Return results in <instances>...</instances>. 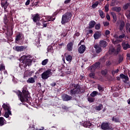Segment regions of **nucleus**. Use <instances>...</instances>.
Here are the masks:
<instances>
[{
	"label": "nucleus",
	"instance_id": "1",
	"mask_svg": "<svg viewBox=\"0 0 130 130\" xmlns=\"http://www.w3.org/2000/svg\"><path fill=\"white\" fill-rule=\"evenodd\" d=\"M16 95L19 98V100L21 102H26L28 103L29 105H32V100H31V98H30V94L28 89L27 88H23L22 92L21 91L18 90V91H15Z\"/></svg>",
	"mask_w": 130,
	"mask_h": 130
},
{
	"label": "nucleus",
	"instance_id": "2",
	"mask_svg": "<svg viewBox=\"0 0 130 130\" xmlns=\"http://www.w3.org/2000/svg\"><path fill=\"white\" fill-rule=\"evenodd\" d=\"M72 18V13L70 12H67L64 13L61 18V23L62 25H64L66 23H69Z\"/></svg>",
	"mask_w": 130,
	"mask_h": 130
},
{
	"label": "nucleus",
	"instance_id": "3",
	"mask_svg": "<svg viewBox=\"0 0 130 130\" xmlns=\"http://www.w3.org/2000/svg\"><path fill=\"white\" fill-rule=\"evenodd\" d=\"M73 87L74 88H79V89H78V90H79V94H84V92L86 91V88H85V87H81V85H80L79 84H74V83H73L72 84V87L71 88H73Z\"/></svg>",
	"mask_w": 130,
	"mask_h": 130
},
{
	"label": "nucleus",
	"instance_id": "4",
	"mask_svg": "<svg viewBox=\"0 0 130 130\" xmlns=\"http://www.w3.org/2000/svg\"><path fill=\"white\" fill-rule=\"evenodd\" d=\"M71 90H70V94L73 96V97H75L76 95H77V94H79V92L80 91L79 90V87L74 88V87H73V88H72V85H71Z\"/></svg>",
	"mask_w": 130,
	"mask_h": 130
},
{
	"label": "nucleus",
	"instance_id": "5",
	"mask_svg": "<svg viewBox=\"0 0 130 130\" xmlns=\"http://www.w3.org/2000/svg\"><path fill=\"white\" fill-rule=\"evenodd\" d=\"M50 74H51V71L49 70L45 71L41 74L42 79H43V80H47L48 78L50 77Z\"/></svg>",
	"mask_w": 130,
	"mask_h": 130
},
{
	"label": "nucleus",
	"instance_id": "6",
	"mask_svg": "<svg viewBox=\"0 0 130 130\" xmlns=\"http://www.w3.org/2000/svg\"><path fill=\"white\" fill-rule=\"evenodd\" d=\"M110 123L108 122H103L101 125L102 129L108 130L110 129Z\"/></svg>",
	"mask_w": 130,
	"mask_h": 130
},
{
	"label": "nucleus",
	"instance_id": "7",
	"mask_svg": "<svg viewBox=\"0 0 130 130\" xmlns=\"http://www.w3.org/2000/svg\"><path fill=\"white\" fill-rule=\"evenodd\" d=\"M72 96L69 95L68 94H64L62 95V100L63 101H70L72 100Z\"/></svg>",
	"mask_w": 130,
	"mask_h": 130
},
{
	"label": "nucleus",
	"instance_id": "8",
	"mask_svg": "<svg viewBox=\"0 0 130 130\" xmlns=\"http://www.w3.org/2000/svg\"><path fill=\"white\" fill-rule=\"evenodd\" d=\"M23 63H24V64H25V67H27V66H31V64H32V59L27 58L26 60H24L23 61Z\"/></svg>",
	"mask_w": 130,
	"mask_h": 130
},
{
	"label": "nucleus",
	"instance_id": "9",
	"mask_svg": "<svg viewBox=\"0 0 130 130\" xmlns=\"http://www.w3.org/2000/svg\"><path fill=\"white\" fill-rule=\"evenodd\" d=\"M1 6L2 8H4V10H6L9 6V3H8L7 1L1 0Z\"/></svg>",
	"mask_w": 130,
	"mask_h": 130
},
{
	"label": "nucleus",
	"instance_id": "10",
	"mask_svg": "<svg viewBox=\"0 0 130 130\" xmlns=\"http://www.w3.org/2000/svg\"><path fill=\"white\" fill-rule=\"evenodd\" d=\"M94 48L95 49L96 53H100L102 51V48L99 45H94Z\"/></svg>",
	"mask_w": 130,
	"mask_h": 130
},
{
	"label": "nucleus",
	"instance_id": "11",
	"mask_svg": "<svg viewBox=\"0 0 130 130\" xmlns=\"http://www.w3.org/2000/svg\"><path fill=\"white\" fill-rule=\"evenodd\" d=\"M86 50V46L84 45H82L80 47L78 48V52L79 53H84L85 51Z\"/></svg>",
	"mask_w": 130,
	"mask_h": 130
},
{
	"label": "nucleus",
	"instance_id": "12",
	"mask_svg": "<svg viewBox=\"0 0 130 130\" xmlns=\"http://www.w3.org/2000/svg\"><path fill=\"white\" fill-rule=\"evenodd\" d=\"M119 50H120L118 48H117V49H115V48H113L109 49V52L111 53H114V54H118Z\"/></svg>",
	"mask_w": 130,
	"mask_h": 130
},
{
	"label": "nucleus",
	"instance_id": "13",
	"mask_svg": "<svg viewBox=\"0 0 130 130\" xmlns=\"http://www.w3.org/2000/svg\"><path fill=\"white\" fill-rule=\"evenodd\" d=\"M101 31H97L94 33L93 37L95 40H97V39H99L101 37Z\"/></svg>",
	"mask_w": 130,
	"mask_h": 130
},
{
	"label": "nucleus",
	"instance_id": "14",
	"mask_svg": "<svg viewBox=\"0 0 130 130\" xmlns=\"http://www.w3.org/2000/svg\"><path fill=\"white\" fill-rule=\"evenodd\" d=\"M73 46H74V44L73 42H71L69 43L67 45V49L68 51H72L73 50Z\"/></svg>",
	"mask_w": 130,
	"mask_h": 130
},
{
	"label": "nucleus",
	"instance_id": "15",
	"mask_svg": "<svg viewBox=\"0 0 130 130\" xmlns=\"http://www.w3.org/2000/svg\"><path fill=\"white\" fill-rule=\"evenodd\" d=\"M122 47H123V49H124V50H126L128 49V48H130V45L128 43L123 42L122 43Z\"/></svg>",
	"mask_w": 130,
	"mask_h": 130
},
{
	"label": "nucleus",
	"instance_id": "16",
	"mask_svg": "<svg viewBox=\"0 0 130 130\" xmlns=\"http://www.w3.org/2000/svg\"><path fill=\"white\" fill-rule=\"evenodd\" d=\"M100 46L101 47L105 48L107 46V42L104 40H102L100 41Z\"/></svg>",
	"mask_w": 130,
	"mask_h": 130
},
{
	"label": "nucleus",
	"instance_id": "17",
	"mask_svg": "<svg viewBox=\"0 0 130 130\" xmlns=\"http://www.w3.org/2000/svg\"><path fill=\"white\" fill-rule=\"evenodd\" d=\"M32 20L35 23H36L37 21H39L40 19V17H39V14H38V13L32 15Z\"/></svg>",
	"mask_w": 130,
	"mask_h": 130
},
{
	"label": "nucleus",
	"instance_id": "18",
	"mask_svg": "<svg viewBox=\"0 0 130 130\" xmlns=\"http://www.w3.org/2000/svg\"><path fill=\"white\" fill-rule=\"evenodd\" d=\"M2 107L5 111H11V107H10V105H8V104H3Z\"/></svg>",
	"mask_w": 130,
	"mask_h": 130
},
{
	"label": "nucleus",
	"instance_id": "19",
	"mask_svg": "<svg viewBox=\"0 0 130 130\" xmlns=\"http://www.w3.org/2000/svg\"><path fill=\"white\" fill-rule=\"evenodd\" d=\"M24 49H26V48L24 46H17L16 47H15V50H16V51H18V52L24 51Z\"/></svg>",
	"mask_w": 130,
	"mask_h": 130
},
{
	"label": "nucleus",
	"instance_id": "20",
	"mask_svg": "<svg viewBox=\"0 0 130 130\" xmlns=\"http://www.w3.org/2000/svg\"><path fill=\"white\" fill-rule=\"evenodd\" d=\"M96 25V22L94 20H91L89 22V29H92V28H94L95 27V25Z\"/></svg>",
	"mask_w": 130,
	"mask_h": 130
},
{
	"label": "nucleus",
	"instance_id": "21",
	"mask_svg": "<svg viewBox=\"0 0 130 130\" xmlns=\"http://www.w3.org/2000/svg\"><path fill=\"white\" fill-rule=\"evenodd\" d=\"M49 24L48 23V21H45V20H42V29H43V28H46L47 27V25Z\"/></svg>",
	"mask_w": 130,
	"mask_h": 130
},
{
	"label": "nucleus",
	"instance_id": "22",
	"mask_svg": "<svg viewBox=\"0 0 130 130\" xmlns=\"http://www.w3.org/2000/svg\"><path fill=\"white\" fill-rule=\"evenodd\" d=\"M3 20L5 25H7V24H9V23H10V20L8 19V17L7 16V14H5L3 17Z\"/></svg>",
	"mask_w": 130,
	"mask_h": 130
},
{
	"label": "nucleus",
	"instance_id": "23",
	"mask_svg": "<svg viewBox=\"0 0 130 130\" xmlns=\"http://www.w3.org/2000/svg\"><path fill=\"white\" fill-rule=\"evenodd\" d=\"M120 77L121 79H124L125 80H126V81H128L129 80V78H128V76H127V75H125L122 73L120 75Z\"/></svg>",
	"mask_w": 130,
	"mask_h": 130
},
{
	"label": "nucleus",
	"instance_id": "24",
	"mask_svg": "<svg viewBox=\"0 0 130 130\" xmlns=\"http://www.w3.org/2000/svg\"><path fill=\"white\" fill-rule=\"evenodd\" d=\"M102 108H103V105L100 104L99 106H96L95 107V110H97L98 111H100L102 110Z\"/></svg>",
	"mask_w": 130,
	"mask_h": 130
},
{
	"label": "nucleus",
	"instance_id": "25",
	"mask_svg": "<svg viewBox=\"0 0 130 130\" xmlns=\"http://www.w3.org/2000/svg\"><path fill=\"white\" fill-rule=\"evenodd\" d=\"M10 115H12V111H7L5 113L4 116L6 118H8V117H10Z\"/></svg>",
	"mask_w": 130,
	"mask_h": 130
},
{
	"label": "nucleus",
	"instance_id": "26",
	"mask_svg": "<svg viewBox=\"0 0 130 130\" xmlns=\"http://www.w3.org/2000/svg\"><path fill=\"white\" fill-rule=\"evenodd\" d=\"M112 10L114 11V12L119 13L121 11V8L120 7H113L112 8Z\"/></svg>",
	"mask_w": 130,
	"mask_h": 130
},
{
	"label": "nucleus",
	"instance_id": "27",
	"mask_svg": "<svg viewBox=\"0 0 130 130\" xmlns=\"http://www.w3.org/2000/svg\"><path fill=\"white\" fill-rule=\"evenodd\" d=\"M83 124L84 127H89V126H91V125H92V124L90 121L85 122Z\"/></svg>",
	"mask_w": 130,
	"mask_h": 130
},
{
	"label": "nucleus",
	"instance_id": "28",
	"mask_svg": "<svg viewBox=\"0 0 130 130\" xmlns=\"http://www.w3.org/2000/svg\"><path fill=\"white\" fill-rule=\"evenodd\" d=\"M6 120L3 117H0V126H3L5 124Z\"/></svg>",
	"mask_w": 130,
	"mask_h": 130
},
{
	"label": "nucleus",
	"instance_id": "29",
	"mask_svg": "<svg viewBox=\"0 0 130 130\" xmlns=\"http://www.w3.org/2000/svg\"><path fill=\"white\" fill-rule=\"evenodd\" d=\"M35 82V80H34L33 77H30L27 80V83L28 84H33Z\"/></svg>",
	"mask_w": 130,
	"mask_h": 130
},
{
	"label": "nucleus",
	"instance_id": "30",
	"mask_svg": "<svg viewBox=\"0 0 130 130\" xmlns=\"http://www.w3.org/2000/svg\"><path fill=\"white\" fill-rule=\"evenodd\" d=\"M99 13L100 14L101 18L102 19H104V18H105V14H104V12L101 10H99Z\"/></svg>",
	"mask_w": 130,
	"mask_h": 130
},
{
	"label": "nucleus",
	"instance_id": "31",
	"mask_svg": "<svg viewBox=\"0 0 130 130\" xmlns=\"http://www.w3.org/2000/svg\"><path fill=\"white\" fill-rule=\"evenodd\" d=\"M111 15L112 16L114 22H115L117 20V17H116V14L113 12H111Z\"/></svg>",
	"mask_w": 130,
	"mask_h": 130
},
{
	"label": "nucleus",
	"instance_id": "32",
	"mask_svg": "<svg viewBox=\"0 0 130 130\" xmlns=\"http://www.w3.org/2000/svg\"><path fill=\"white\" fill-rule=\"evenodd\" d=\"M98 89L100 92H103V91H104V87L100 84L98 85Z\"/></svg>",
	"mask_w": 130,
	"mask_h": 130
},
{
	"label": "nucleus",
	"instance_id": "33",
	"mask_svg": "<svg viewBox=\"0 0 130 130\" xmlns=\"http://www.w3.org/2000/svg\"><path fill=\"white\" fill-rule=\"evenodd\" d=\"M66 59L67 61H72V59H73V57L71 56V55H68L67 56H66Z\"/></svg>",
	"mask_w": 130,
	"mask_h": 130
},
{
	"label": "nucleus",
	"instance_id": "34",
	"mask_svg": "<svg viewBox=\"0 0 130 130\" xmlns=\"http://www.w3.org/2000/svg\"><path fill=\"white\" fill-rule=\"evenodd\" d=\"M99 92L98 91H93L91 93H90L91 97H95L97 95H98Z\"/></svg>",
	"mask_w": 130,
	"mask_h": 130
},
{
	"label": "nucleus",
	"instance_id": "35",
	"mask_svg": "<svg viewBox=\"0 0 130 130\" xmlns=\"http://www.w3.org/2000/svg\"><path fill=\"white\" fill-rule=\"evenodd\" d=\"M6 71V66L3 63L0 64V72Z\"/></svg>",
	"mask_w": 130,
	"mask_h": 130
},
{
	"label": "nucleus",
	"instance_id": "36",
	"mask_svg": "<svg viewBox=\"0 0 130 130\" xmlns=\"http://www.w3.org/2000/svg\"><path fill=\"white\" fill-rule=\"evenodd\" d=\"M112 121H114V122H119V118H116L113 116L112 118Z\"/></svg>",
	"mask_w": 130,
	"mask_h": 130
},
{
	"label": "nucleus",
	"instance_id": "37",
	"mask_svg": "<svg viewBox=\"0 0 130 130\" xmlns=\"http://www.w3.org/2000/svg\"><path fill=\"white\" fill-rule=\"evenodd\" d=\"M98 5H99V2L97 1L94 4L92 5L91 8H92V9H95L98 7Z\"/></svg>",
	"mask_w": 130,
	"mask_h": 130
},
{
	"label": "nucleus",
	"instance_id": "38",
	"mask_svg": "<svg viewBox=\"0 0 130 130\" xmlns=\"http://www.w3.org/2000/svg\"><path fill=\"white\" fill-rule=\"evenodd\" d=\"M48 20L49 21H53L54 20H55V17L53 16V15L49 16L48 17Z\"/></svg>",
	"mask_w": 130,
	"mask_h": 130
},
{
	"label": "nucleus",
	"instance_id": "39",
	"mask_svg": "<svg viewBox=\"0 0 130 130\" xmlns=\"http://www.w3.org/2000/svg\"><path fill=\"white\" fill-rule=\"evenodd\" d=\"M100 62H95L93 66V68L95 69H98V68H99L100 67Z\"/></svg>",
	"mask_w": 130,
	"mask_h": 130
},
{
	"label": "nucleus",
	"instance_id": "40",
	"mask_svg": "<svg viewBox=\"0 0 130 130\" xmlns=\"http://www.w3.org/2000/svg\"><path fill=\"white\" fill-rule=\"evenodd\" d=\"M47 62H48V59H45L42 61V66H46V64H47Z\"/></svg>",
	"mask_w": 130,
	"mask_h": 130
},
{
	"label": "nucleus",
	"instance_id": "41",
	"mask_svg": "<svg viewBox=\"0 0 130 130\" xmlns=\"http://www.w3.org/2000/svg\"><path fill=\"white\" fill-rule=\"evenodd\" d=\"M107 73H108L107 70L106 69H105L101 71V74L103 76H106V75H107Z\"/></svg>",
	"mask_w": 130,
	"mask_h": 130
},
{
	"label": "nucleus",
	"instance_id": "42",
	"mask_svg": "<svg viewBox=\"0 0 130 130\" xmlns=\"http://www.w3.org/2000/svg\"><path fill=\"white\" fill-rule=\"evenodd\" d=\"M125 25V24L124 23V22L123 21L121 22L120 25V30H122Z\"/></svg>",
	"mask_w": 130,
	"mask_h": 130
},
{
	"label": "nucleus",
	"instance_id": "43",
	"mask_svg": "<svg viewBox=\"0 0 130 130\" xmlns=\"http://www.w3.org/2000/svg\"><path fill=\"white\" fill-rule=\"evenodd\" d=\"M61 11V9L60 10H57L56 12H54L52 16L53 17H55V16H56V15H57V14H58V13H59Z\"/></svg>",
	"mask_w": 130,
	"mask_h": 130
},
{
	"label": "nucleus",
	"instance_id": "44",
	"mask_svg": "<svg viewBox=\"0 0 130 130\" xmlns=\"http://www.w3.org/2000/svg\"><path fill=\"white\" fill-rule=\"evenodd\" d=\"M28 58V57L26 55H23L21 57V60H22V62H24V60H26Z\"/></svg>",
	"mask_w": 130,
	"mask_h": 130
},
{
	"label": "nucleus",
	"instance_id": "45",
	"mask_svg": "<svg viewBox=\"0 0 130 130\" xmlns=\"http://www.w3.org/2000/svg\"><path fill=\"white\" fill-rule=\"evenodd\" d=\"M20 39H21V34H18L17 35L15 40L16 41H20Z\"/></svg>",
	"mask_w": 130,
	"mask_h": 130
},
{
	"label": "nucleus",
	"instance_id": "46",
	"mask_svg": "<svg viewBox=\"0 0 130 130\" xmlns=\"http://www.w3.org/2000/svg\"><path fill=\"white\" fill-rule=\"evenodd\" d=\"M87 99H88L87 100H88V102L92 103V102H94V101H95V99L92 97L88 98Z\"/></svg>",
	"mask_w": 130,
	"mask_h": 130
},
{
	"label": "nucleus",
	"instance_id": "47",
	"mask_svg": "<svg viewBox=\"0 0 130 130\" xmlns=\"http://www.w3.org/2000/svg\"><path fill=\"white\" fill-rule=\"evenodd\" d=\"M101 28V24L100 23H98L97 24H95V30H99Z\"/></svg>",
	"mask_w": 130,
	"mask_h": 130
},
{
	"label": "nucleus",
	"instance_id": "48",
	"mask_svg": "<svg viewBox=\"0 0 130 130\" xmlns=\"http://www.w3.org/2000/svg\"><path fill=\"white\" fill-rule=\"evenodd\" d=\"M62 109L65 110L66 112L69 111V107H67V106H62Z\"/></svg>",
	"mask_w": 130,
	"mask_h": 130
},
{
	"label": "nucleus",
	"instance_id": "49",
	"mask_svg": "<svg viewBox=\"0 0 130 130\" xmlns=\"http://www.w3.org/2000/svg\"><path fill=\"white\" fill-rule=\"evenodd\" d=\"M109 34H110V31H109L108 30H106L105 32L104 36H106V37H107V36H108V35H109Z\"/></svg>",
	"mask_w": 130,
	"mask_h": 130
},
{
	"label": "nucleus",
	"instance_id": "50",
	"mask_svg": "<svg viewBox=\"0 0 130 130\" xmlns=\"http://www.w3.org/2000/svg\"><path fill=\"white\" fill-rule=\"evenodd\" d=\"M52 49H53V47L52 46H48V47L47 48L48 52H50V51H51V50H52Z\"/></svg>",
	"mask_w": 130,
	"mask_h": 130
},
{
	"label": "nucleus",
	"instance_id": "51",
	"mask_svg": "<svg viewBox=\"0 0 130 130\" xmlns=\"http://www.w3.org/2000/svg\"><path fill=\"white\" fill-rule=\"evenodd\" d=\"M128 7H129V4H128V3H127L123 7L124 10H127V9H128Z\"/></svg>",
	"mask_w": 130,
	"mask_h": 130
},
{
	"label": "nucleus",
	"instance_id": "52",
	"mask_svg": "<svg viewBox=\"0 0 130 130\" xmlns=\"http://www.w3.org/2000/svg\"><path fill=\"white\" fill-rule=\"evenodd\" d=\"M127 88H130V82L129 81H128L127 83H126V85L124 86L125 89Z\"/></svg>",
	"mask_w": 130,
	"mask_h": 130
},
{
	"label": "nucleus",
	"instance_id": "53",
	"mask_svg": "<svg viewBox=\"0 0 130 130\" xmlns=\"http://www.w3.org/2000/svg\"><path fill=\"white\" fill-rule=\"evenodd\" d=\"M122 60H123V57L120 56L119 57V60H118L119 63H120V62H121V61H122Z\"/></svg>",
	"mask_w": 130,
	"mask_h": 130
},
{
	"label": "nucleus",
	"instance_id": "54",
	"mask_svg": "<svg viewBox=\"0 0 130 130\" xmlns=\"http://www.w3.org/2000/svg\"><path fill=\"white\" fill-rule=\"evenodd\" d=\"M89 77L90 78H92L93 79H94V77H95V73H90L89 74Z\"/></svg>",
	"mask_w": 130,
	"mask_h": 130
},
{
	"label": "nucleus",
	"instance_id": "55",
	"mask_svg": "<svg viewBox=\"0 0 130 130\" xmlns=\"http://www.w3.org/2000/svg\"><path fill=\"white\" fill-rule=\"evenodd\" d=\"M37 25L38 26L39 28H41V29H42V28H41V27H42V24H41V23H40V22H38L36 23Z\"/></svg>",
	"mask_w": 130,
	"mask_h": 130
},
{
	"label": "nucleus",
	"instance_id": "56",
	"mask_svg": "<svg viewBox=\"0 0 130 130\" xmlns=\"http://www.w3.org/2000/svg\"><path fill=\"white\" fill-rule=\"evenodd\" d=\"M50 85L51 87H55V86H56V82H53L52 83H50Z\"/></svg>",
	"mask_w": 130,
	"mask_h": 130
},
{
	"label": "nucleus",
	"instance_id": "57",
	"mask_svg": "<svg viewBox=\"0 0 130 130\" xmlns=\"http://www.w3.org/2000/svg\"><path fill=\"white\" fill-rule=\"evenodd\" d=\"M125 35H124V34H122V35H120L119 36V39H122V38L125 37Z\"/></svg>",
	"mask_w": 130,
	"mask_h": 130
},
{
	"label": "nucleus",
	"instance_id": "58",
	"mask_svg": "<svg viewBox=\"0 0 130 130\" xmlns=\"http://www.w3.org/2000/svg\"><path fill=\"white\" fill-rule=\"evenodd\" d=\"M72 0H66L64 2V4H65L66 5L68 4H70V3H71Z\"/></svg>",
	"mask_w": 130,
	"mask_h": 130
},
{
	"label": "nucleus",
	"instance_id": "59",
	"mask_svg": "<svg viewBox=\"0 0 130 130\" xmlns=\"http://www.w3.org/2000/svg\"><path fill=\"white\" fill-rule=\"evenodd\" d=\"M106 18L108 21H110V16H109V14H107Z\"/></svg>",
	"mask_w": 130,
	"mask_h": 130
},
{
	"label": "nucleus",
	"instance_id": "60",
	"mask_svg": "<svg viewBox=\"0 0 130 130\" xmlns=\"http://www.w3.org/2000/svg\"><path fill=\"white\" fill-rule=\"evenodd\" d=\"M129 26H130L129 23H126V30H127V29L129 28Z\"/></svg>",
	"mask_w": 130,
	"mask_h": 130
},
{
	"label": "nucleus",
	"instance_id": "61",
	"mask_svg": "<svg viewBox=\"0 0 130 130\" xmlns=\"http://www.w3.org/2000/svg\"><path fill=\"white\" fill-rule=\"evenodd\" d=\"M104 25L105 27H107L108 26H109V23L107 22H104Z\"/></svg>",
	"mask_w": 130,
	"mask_h": 130
},
{
	"label": "nucleus",
	"instance_id": "62",
	"mask_svg": "<svg viewBox=\"0 0 130 130\" xmlns=\"http://www.w3.org/2000/svg\"><path fill=\"white\" fill-rule=\"evenodd\" d=\"M105 9L106 12H108V11H109V8L107 5L105 6Z\"/></svg>",
	"mask_w": 130,
	"mask_h": 130
},
{
	"label": "nucleus",
	"instance_id": "63",
	"mask_svg": "<svg viewBox=\"0 0 130 130\" xmlns=\"http://www.w3.org/2000/svg\"><path fill=\"white\" fill-rule=\"evenodd\" d=\"M30 5V0H27L25 3V6H29Z\"/></svg>",
	"mask_w": 130,
	"mask_h": 130
},
{
	"label": "nucleus",
	"instance_id": "64",
	"mask_svg": "<svg viewBox=\"0 0 130 130\" xmlns=\"http://www.w3.org/2000/svg\"><path fill=\"white\" fill-rule=\"evenodd\" d=\"M84 78H85V77L83 75H80V77H79V79L80 80H83V79H84Z\"/></svg>",
	"mask_w": 130,
	"mask_h": 130
}]
</instances>
